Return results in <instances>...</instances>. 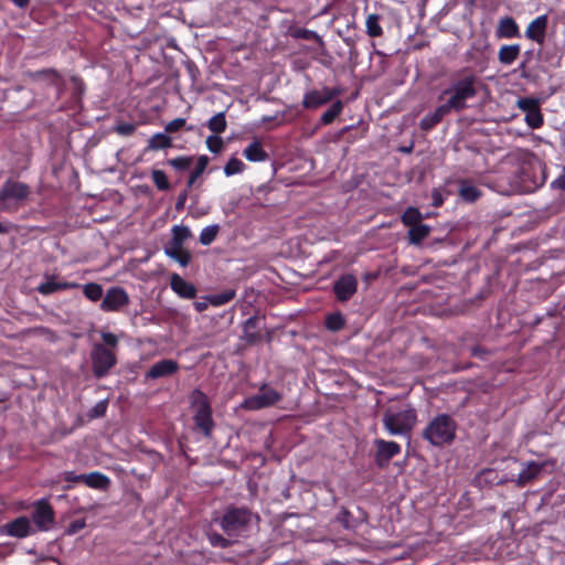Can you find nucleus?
Segmentation results:
<instances>
[{
    "instance_id": "obj_60",
    "label": "nucleus",
    "mask_w": 565,
    "mask_h": 565,
    "mask_svg": "<svg viewBox=\"0 0 565 565\" xmlns=\"http://www.w3.org/2000/svg\"><path fill=\"white\" fill-rule=\"evenodd\" d=\"M11 231L10 224H4L0 222V234H8Z\"/></svg>"
},
{
    "instance_id": "obj_2",
    "label": "nucleus",
    "mask_w": 565,
    "mask_h": 565,
    "mask_svg": "<svg viewBox=\"0 0 565 565\" xmlns=\"http://www.w3.org/2000/svg\"><path fill=\"white\" fill-rule=\"evenodd\" d=\"M511 158L518 163L515 178L525 192H533L545 183V166L533 152L520 149Z\"/></svg>"
},
{
    "instance_id": "obj_47",
    "label": "nucleus",
    "mask_w": 565,
    "mask_h": 565,
    "mask_svg": "<svg viewBox=\"0 0 565 565\" xmlns=\"http://www.w3.org/2000/svg\"><path fill=\"white\" fill-rule=\"evenodd\" d=\"M337 521L347 530H351L354 527L353 524V515L352 513L344 507H342L337 515Z\"/></svg>"
},
{
    "instance_id": "obj_59",
    "label": "nucleus",
    "mask_w": 565,
    "mask_h": 565,
    "mask_svg": "<svg viewBox=\"0 0 565 565\" xmlns=\"http://www.w3.org/2000/svg\"><path fill=\"white\" fill-rule=\"evenodd\" d=\"M207 300L206 301H195L194 302V308L198 312H203L207 309Z\"/></svg>"
},
{
    "instance_id": "obj_21",
    "label": "nucleus",
    "mask_w": 565,
    "mask_h": 565,
    "mask_svg": "<svg viewBox=\"0 0 565 565\" xmlns=\"http://www.w3.org/2000/svg\"><path fill=\"white\" fill-rule=\"evenodd\" d=\"M495 36L498 39H515L520 38V28L512 17H503L499 20L495 29Z\"/></svg>"
},
{
    "instance_id": "obj_9",
    "label": "nucleus",
    "mask_w": 565,
    "mask_h": 565,
    "mask_svg": "<svg viewBox=\"0 0 565 565\" xmlns=\"http://www.w3.org/2000/svg\"><path fill=\"white\" fill-rule=\"evenodd\" d=\"M516 106L525 114L524 121L531 129H539L544 125V116L541 110V103L539 98H519Z\"/></svg>"
},
{
    "instance_id": "obj_38",
    "label": "nucleus",
    "mask_w": 565,
    "mask_h": 565,
    "mask_svg": "<svg viewBox=\"0 0 565 565\" xmlns=\"http://www.w3.org/2000/svg\"><path fill=\"white\" fill-rule=\"evenodd\" d=\"M324 326L331 332H339L345 327V318L340 311L332 312L326 317Z\"/></svg>"
},
{
    "instance_id": "obj_30",
    "label": "nucleus",
    "mask_w": 565,
    "mask_h": 565,
    "mask_svg": "<svg viewBox=\"0 0 565 565\" xmlns=\"http://www.w3.org/2000/svg\"><path fill=\"white\" fill-rule=\"evenodd\" d=\"M166 254L177 260L181 266L185 267L191 260V254L183 245L170 244L166 247Z\"/></svg>"
},
{
    "instance_id": "obj_15",
    "label": "nucleus",
    "mask_w": 565,
    "mask_h": 565,
    "mask_svg": "<svg viewBox=\"0 0 565 565\" xmlns=\"http://www.w3.org/2000/svg\"><path fill=\"white\" fill-rule=\"evenodd\" d=\"M376 452L374 456L375 463L379 468H385L390 461L401 454V446L396 441H387L384 439L375 440Z\"/></svg>"
},
{
    "instance_id": "obj_36",
    "label": "nucleus",
    "mask_w": 565,
    "mask_h": 565,
    "mask_svg": "<svg viewBox=\"0 0 565 565\" xmlns=\"http://www.w3.org/2000/svg\"><path fill=\"white\" fill-rule=\"evenodd\" d=\"M342 100H335L320 117V124L323 126L331 125L343 110Z\"/></svg>"
},
{
    "instance_id": "obj_14",
    "label": "nucleus",
    "mask_w": 565,
    "mask_h": 565,
    "mask_svg": "<svg viewBox=\"0 0 565 565\" xmlns=\"http://www.w3.org/2000/svg\"><path fill=\"white\" fill-rule=\"evenodd\" d=\"M358 278L353 274H343L333 282V294L339 302L349 301L358 291Z\"/></svg>"
},
{
    "instance_id": "obj_50",
    "label": "nucleus",
    "mask_w": 565,
    "mask_h": 565,
    "mask_svg": "<svg viewBox=\"0 0 565 565\" xmlns=\"http://www.w3.org/2000/svg\"><path fill=\"white\" fill-rule=\"evenodd\" d=\"M108 402L100 401L96 403L87 413L90 419L104 417L107 412Z\"/></svg>"
},
{
    "instance_id": "obj_27",
    "label": "nucleus",
    "mask_w": 565,
    "mask_h": 565,
    "mask_svg": "<svg viewBox=\"0 0 565 565\" xmlns=\"http://www.w3.org/2000/svg\"><path fill=\"white\" fill-rule=\"evenodd\" d=\"M520 52V44H504L499 49L498 60L502 65L509 66L518 60Z\"/></svg>"
},
{
    "instance_id": "obj_58",
    "label": "nucleus",
    "mask_w": 565,
    "mask_h": 565,
    "mask_svg": "<svg viewBox=\"0 0 565 565\" xmlns=\"http://www.w3.org/2000/svg\"><path fill=\"white\" fill-rule=\"evenodd\" d=\"M470 354L471 356L484 360L486 356L489 354V351L481 345H475L471 348Z\"/></svg>"
},
{
    "instance_id": "obj_56",
    "label": "nucleus",
    "mask_w": 565,
    "mask_h": 565,
    "mask_svg": "<svg viewBox=\"0 0 565 565\" xmlns=\"http://www.w3.org/2000/svg\"><path fill=\"white\" fill-rule=\"evenodd\" d=\"M63 479H64V481L71 482V483H78V482L84 483L85 475H76L74 471H66L64 473Z\"/></svg>"
},
{
    "instance_id": "obj_40",
    "label": "nucleus",
    "mask_w": 565,
    "mask_h": 565,
    "mask_svg": "<svg viewBox=\"0 0 565 565\" xmlns=\"http://www.w3.org/2000/svg\"><path fill=\"white\" fill-rule=\"evenodd\" d=\"M207 128L215 135L222 134L226 130L227 122L225 113L221 111L212 116L207 121Z\"/></svg>"
},
{
    "instance_id": "obj_35",
    "label": "nucleus",
    "mask_w": 565,
    "mask_h": 565,
    "mask_svg": "<svg viewBox=\"0 0 565 565\" xmlns=\"http://www.w3.org/2000/svg\"><path fill=\"white\" fill-rule=\"evenodd\" d=\"M381 15L371 13L365 19L366 34L370 38H381L383 35V28L380 24Z\"/></svg>"
},
{
    "instance_id": "obj_61",
    "label": "nucleus",
    "mask_w": 565,
    "mask_h": 565,
    "mask_svg": "<svg viewBox=\"0 0 565 565\" xmlns=\"http://www.w3.org/2000/svg\"><path fill=\"white\" fill-rule=\"evenodd\" d=\"M373 54H376V55H379V56H381L383 58L385 57V54L382 51H379V50H375Z\"/></svg>"
},
{
    "instance_id": "obj_62",
    "label": "nucleus",
    "mask_w": 565,
    "mask_h": 565,
    "mask_svg": "<svg viewBox=\"0 0 565 565\" xmlns=\"http://www.w3.org/2000/svg\"><path fill=\"white\" fill-rule=\"evenodd\" d=\"M402 151L404 152H411L412 151V147H407V148H403Z\"/></svg>"
},
{
    "instance_id": "obj_7",
    "label": "nucleus",
    "mask_w": 565,
    "mask_h": 565,
    "mask_svg": "<svg viewBox=\"0 0 565 565\" xmlns=\"http://www.w3.org/2000/svg\"><path fill=\"white\" fill-rule=\"evenodd\" d=\"M30 193L31 189L26 183L9 178L0 188V212H17Z\"/></svg>"
},
{
    "instance_id": "obj_34",
    "label": "nucleus",
    "mask_w": 565,
    "mask_h": 565,
    "mask_svg": "<svg viewBox=\"0 0 565 565\" xmlns=\"http://www.w3.org/2000/svg\"><path fill=\"white\" fill-rule=\"evenodd\" d=\"M173 146L172 138L167 132H157L148 141V149L161 150Z\"/></svg>"
},
{
    "instance_id": "obj_20",
    "label": "nucleus",
    "mask_w": 565,
    "mask_h": 565,
    "mask_svg": "<svg viewBox=\"0 0 565 565\" xmlns=\"http://www.w3.org/2000/svg\"><path fill=\"white\" fill-rule=\"evenodd\" d=\"M170 287L181 298L194 299L196 297V287L183 279L179 274L171 275Z\"/></svg>"
},
{
    "instance_id": "obj_32",
    "label": "nucleus",
    "mask_w": 565,
    "mask_h": 565,
    "mask_svg": "<svg viewBox=\"0 0 565 565\" xmlns=\"http://www.w3.org/2000/svg\"><path fill=\"white\" fill-rule=\"evenodd\" d=\"M430 226L427 224H417L408 230V242L413 245H419L430 234Z\"/></svg>"
},
{
    "instance_id": "obj_24",
    "label": "nucleus",
    "mask_w": 565,
    "mask_h": 565,
    "mask_svg": "<svg viewBox=\"0 0 565 565\" xmlns=\"http://www.w3.org/2000/svg\"><path fill=\"white\" fill-rule=\"evenodd\" d=\"M258 317L252 316L243 323V339L248 344H256L263 340V334L258 330Z\"/></svg>"
},
{
    "instance_id": "obj_26",
    "label": "nucleus",
    "mask_w": 565,
    "mask_h": 565,
    "mask_svg": "<svg viewBox=\"0 0 565 565\" xmlns=\"http://www.w3.org/2000/svg\"><path fill=\"white\" fill-rule=\"evenodd\" d=\"M543 468L544 463H537L535 461L529 462L527 466L522 469L518 476V486L522 488L529 484L542 472Z\"/></svg>"
},
{
    "instance_id": "obj_57",
    "label": "nucleus",
    "mask_w": 565,
    "mask_h": 565,
    "mask_svg": "<svg viewBox=\"0 0 565 565\" xmlns=\"http://www.w3.org/2000/svg\"><path fill=\"white\" fill-rule=\"evenodd\" d=\"M552 188L557 190H565V167L563 168L561 174L552 182Z\"/></svg>"
},
{
    "instance_id": "obj_3",
    "label": "nucleus",
    "mask_w": 565,
    "mask_h": 565,
    "mask_svg": "<svg viewBox=\"0 0 565 565\" xmlns=\"http://www.w3.org/2000/svg\"><path fill=\"white\" fill-rule=\"evenodd\" d=\"M259 522V515L247 507L228 505L218 525L228 537H239L248 533Z\"/></svg>"
},
{
    "instance_id": "obj_13",
    "label": "nucleus",
    "mask_w": 565,
    "mask_h": 565,
    "mask_svg": "<svg viewBox=\"0 0 565 565\" xmlns=\"http://www.w3.org/2000/svg\"><path fill=\"white\" fill-rule=\"evenodd\" d=\"M341 94L339 88L323 87L321 90L312 89L303 95L301 105L305 109H317L327 105Z\"/></svg>"
},
{
    "instance_id": "obj_45",
    "label": "nucleus",
    "mask_w": 565,
    "mask_h": 565,
    "mask_svg": "<svg viewBox=\"0 0 565 565\" xmlns=\"http://www.w3.org/2000/svg\"><path fill=\"white\" fill-rule=\"evenodd\" d=\"M151 179L160 191H168L170 189V182L164 171L153 169L151 172Z\"/></svg>"
},
{
    "instance_id": "obj_22",
    "label": "nucleus",
    "mask_w": 565,
    "mask_h": 565,
    "mask_svg": "<svg viewBox=\"0 0 565 565\" xmlns=\"http://www.w3.org/2000/svg\"><path fill=\"white\" fill-rule=\"evenodd\" d=\"M79 287L81 284L75 281H54V276H52L46 281L40 284L36 290L43 296H49L57 291L77 289Z\"/></svg>"
},
{
    "instance_id": "obj_44",
    "label": "nucleus",
    "mask_w": 565,
    "mask_h": 565,
    "mask_svg": "<svg viewBox=\"0 0 565 565\" xmlns=\"http://www.w3.org/2000/svg\"><path fill=\"white\" fill-rule=\"evenodd\" d=\"M168 164L177 171H185L193 164V157L191 156H179L168 160Z\"/></svg>"
},
{
    "instance_id": "obj_52",
    "label": "nucleus",
    "mask_w": 565,
    "mask_h": 565,
    "mask_svg": "<svg viewBox=\"0 0 565 565\" xmlns=\"http://www.w3.org/2000/svg\"><path fill=\"white\" fill-rule=\"evenodd\" d=\"M184 126H185L184 118H175L166 125L164 130L167 134H173V132H177L180 129H182Z\"/></svg>"
},
{
    "instance_id": "obj_5",
    "label": "nucleus",
    "mask_w": 565,
    "mask_h": 565,
    "mask_svg": "<svg viewBox=\"0 0 565 565\" xmlns=\"http://www.w3.org/2000/svg\"><path fill=\"white\" fill-rule=\"evenodd\" d=\"M457 423L449 414H438L429 420L422 431V438L431 446L443 447L456 438Z\"/></svg>"
},
{
    "instance_id": "obj_29",
    "label": "nucleus",
    "mask_w": 565,
    "mask_h": 565,
    "mask_svg": "<svg viewBox=\"0 0 565 565\" xmlns=\"http://www.w3.org/2000/svg\"><path fill=\"white\" fill-rule=\"evenodd\" d=\"M84 483L92 489L107 490L110 486V479L99 471H93L85 475Z\"/></svg>"
},
{
    "instance_id": "obj_31",
    "label": "nucleus",
    "mask_w": 565,
    "mask_h": 565,
    "mask_svg": "<svg viewBox=\"0 0 565 565\" xmlns=\"http://www.w3.org/2000/svg\"><path fill=\"white\" fill-rule=\"evenodd\" d=\"M287 34L294 39H302V40H313L316 41L321 47L324 46V41L322 38L312 30H308L306 28H298V26H290L288 29Z\"/></svg>"
},
{
    "instance_id": "obj_19",
    "label": "nucleus",
    "mask_w": 565,
    "mask_h": 565,
    "mask_svg": "<svg viewBox=\"0 0 565 565\" xmlns=\"http://www.w3.org/2000/svg\"><path fill=\"white\" fill-rule=\"evenodd\" d=\"M451 111L448 107L443 103L437 106L433 111L426 114L419 121V128L423 131H430L437 125H439L443 119L448 116Z\"/></svg>"
},
{
    "instance_id": "obj_46",
    "label": "nucleus",
    "mask_w": 565,
    "mask_h": 565,
    "mask_svg": "<svg viewBox=\"0 0 565 565\" xmlns=\"http://www.w3.org/2000/svg\"><path fill=\"white\" fill-rule=\"evenodd\" d=\"M244 169H245L244 162L242 160L233 157L225 164L224 173H225V175L231 177V175L243 172Z\"/></svg>"
},
{
    "instance_id": "obj_16",
    "label": "nucleus",
    "mask_w": 565,
    "mask_h": 565,
    "mask_svg": "<svg viewBox=\"0 0 565 565\" xmlns=\"http://www.w3.org/2000/svg\"><path fill=\"white\" fill-rule=\"evenodd\" d=\"M35 531L32 529L31 521L28 516H19L11 522H8L2 527V533L15 539H24L33 534Z\"/></svg>"
},
{
    "instance_id": "obj_41",
    "label": "nucleus",
    "mask_w": 565,
    "mask_h": 565,
    "mask_svg": "<svg viewBox=\"0 0 565 565\" xmlns=\"http://www.w3.org/2000/svg\"><path fill=\"white\" fill-rule=\"evenodd\" d=\"M82 287H83V294L88 300L94 301V302L98 301L100 299L103 300L104 290H103L102 285H99L97 282H88Z\"/></svg>"
},
{
    "instance_id": "obj_49",
    "label": "nucleus",
    "mask_w": 565,
    "mask_h": 565,
    "mask_svg": "<svg viewBox=\"0 0 565 565\" xmlns=\"http://www.w3.org/2000/svg\"><path fill=\"white\" fill-rule=\"evenodd\" d=\"M206 147L213 153H220L224 148L223 139L217 135H211L206 138Z\"/></svg>"
},
{
    "instance_id": "obj_25",
    "label": "nucleus",
    "mask_w": 565,
    "mask_h": 565,
    "mask_svg": "<svg viewBox=\"0 0 565 565\" xmlns=\"http://www.w3.org/2000/svg\"><path fill=\"white\" fill-rule=\"evenodd\" d=\"M458 194L463 202L473 203L482 195V192L468 179L459 180Z\"/></svg>"
},
{
    "instance_id": "obj_51",
    "label": "nucleus",
    "mask_w": 565,
    "mask_h": 565,
    "mask_svg": "<svg viewBox=\"0 0 565 565\" xmlns=\"http://www.w3.org/2000/svg\"><path fill=\"white\" fill-rule=\"evenodd\" d=\"M449 193L443 189L435 188L431 191V205L434 207H440Z\"/></svg>"
},
{
    "instance_id": "obj_37",
    "label": "nucleus",
    "mask_w": 565,
    "mask_h": 565,
    "mask_svg": "<svg viewBox=\"0 0 565 565\" xmlns=\"http://www.w3.org/2000/svg\"><path fill=\"white\" fill-rule=\"evenodd\" d=\"M236 296V291L235 289H226L222 292H218V294H213V295H209L206 296V300L210 305L214 306V307H221L223 305H226L230 301H232Z\"/></svg>"
},
{
    "instance_id": "obj_4",
    "label": "nucleus",
    "mask_w": 565,
    "mask_h": 565,
    "mask_svg": "<svg viewBox=\"0 0 565 565\" xmlns=\"http://www.w3.org/2000/svg\"><path fill=\"white\" fill-rule=\"evenodd\" d=\"M100 337L103 343H95L90 351L93 374L96 379L106 376L117 364L116 349L119 343L118 337L108 331H103Z\"/></svg>"
},
{
    "instance_id": "obj_33",
    "label": "nucleus",
    "mask_w": 565,
    "mask_h": 565,
    "mask_svg": "<svg viewBox=\"0 0 565 565\" xmlns=\"http://www.w3.org/2000/svg\"><path fill=\"white\" fill-rule=\"evenodd\" d=\"M210 159L207 156L202 154L198 158L194 169L190 172V175L186 180V188L191 189L196 180L204 173L207 168Z\"/></svg>"
},
{
    "instance_id": "obj_53",
    "label": "nucleus",
    "mask_w": 565,
    "mask_h": 565,
    "mask_svg": "<svg viewBox=\"0 0 565 565\" xmlns=\"http://www.w3.org/2000/svg\"><path fill=\"white\" fill-rule=\"evenodd\" d=\"M135 130L136 126L131 122H120L115 127V131L120 136H130Z\"/></svg>"
},
{
    "instance_id": "obj_8",
    "label": "nucleus",
    "mask_w": 565,
    "mask_h": 565,
    "mask_svg": "<svg viewBox=\"0 0 565 565\" xmlns=\"http://www.w3.org/2000/svg\"><path fill=\"white\" fill-rule=\"evenodd\" d=\"M416 419V412L408 408L396 413L387 411L384 413L382 422L384 428L391 435H407L413 429Z\"/></svg>"
},
{
    "instance_id": "obj_17",
    "label": "nucleus",
    "mask_w": 565,
    "mask_h": 565,
    "mask_svg": "<svg viewBox=\"0 0 565 565\" xmlns=\"http://www.w3.org/2000/svg\"><path fill=\"white\" fill-rule=\"evenodd\" d=\"M547 24L548 18L546 14L536 17L526 26L525 38L537 44H543L546 36Z\"/></svg>"
},
{
    "instance_id": "obj_28",
    "label": "nucleus",
    "mask_w": 565,
    "mask_h": 565,
    "mask_svg": "<svg viewBox=\"0 0 565 565\" xmlns=\"http://www.w3.org/2000/svg\"><path fill=\"white\" fill-rule=\"evenodd\" d=\"M244 157L250 162H264L268 159V153L262 146V142L255 139L243 151Z\"/></svg>"
},
{
    "instance_id": "obj_10",
    "label": "nucleus",
    "mask_w": 565,
    "mask_h": 565,
    "mask_svg": "<svg viewBox=\"0 0 565 565\" xmlns=\"http://www.w3.org/2000/svg\"><path fill=\"white\" fill-rule=\"evenodd\" d=\"M38 531H49L55 522V512L47 499H40L33 504L31 514Z\"/></svg>"
},
{
    "instance_id": "obj_39",
    "label": "nucleus",
    "mask_w": 565,
    "mask_h": 565,
    "mask_svg": "<svg viewBox=\"0 0 565 565\" xmlns=\"http://www.w3.org/2000/svg\"><path fill=\"white\" fill-rule=\"evenodd\" d=\"M423 218H424V216L420 213V211L414 206L407 207L401 217L402 223L407 227H412L417 224H420Z\"/></svg>"
},
{
    "instance_id": "obj_48",
    "label": "nucleus",
    "mask_w": 565,
    "mask_h": 565,
    "mask_svg": "<svg viewBox=\"0 0 565 565\" xmlns=\"http://www.w3.org/2000/svg\"><path fill=\"white\" fill-rule=\"evenodd\" d=\"M209 542L212 546L220 548H227L232 545L231 540L216 532L209 534Z\"/></svg>"
},
{
    "instance_id": "obj_23",
    "label": "nucleus",
    "mask_w": 565,
    "mask_h": 565,
    "mask_svg": "<svg viewBox=\"0 0 565 565\" xmlns=\"http://www.w3.org/2000/svg\"><path fill=\"white\" fill-rule=\"evenodd\" d=\"M30 77L33 81H46L49 84L54 86L60 93L64 87V79L61 74L54 68H44L30 73Z\"/></svg>"
},
{
    "instance_id": "obj_6",
    "label": "nucleus",
    "mask_w": 565,
    "mask_h": 565,
    "mask_svg": "<svg viewBox=\"0 0 565 565\" xmlns=\"http://www.w3.org/2000/svg\"><path fill=\"white\" fill-rule=\"evenodd\" d=\"M190 407L193 411V422L204 437L211 438L215 427L213 411L207 395L199 388L190 394Z\"/></svg>"
},
{
    "instance_id": "obj_1",
    "label": "nucleus",
    "mask_w": 565,
    "mask_h": 565,
    "mask_svg": "<svg viewBox=\"0 0 565 565\" xmlns=\"http://www.w3.org/2000/svg\"><path fill=\"white\" fill-rule=\"evenodd\" d=\"M478 76L469 68H462L451 75L437 99L444 102L451 113L459 114L468 108V100L478 95Z\"/></svg>"
},
{
    "instance_id": "obj_55",
    "label": "nucleus",
    "mask_w": 565,
    "mask_h": 565,
    "mask_svg": "<svg viewBox=\"0 0 565 565\" xmlns=\"http://www.w3.org/2000/svg\"><path fill=\"white\" fill-rule=\"evenodd\" d=\"M189 190L190 189L186 188L185 190H183L182 192L179 193L177 201H175V210L177 211H182L184 209L186 200H188V195H189Z\"/></svg>"
},
{
    "instance_id": "obj_12",
    "label": "nucleus",
    "mask_w": 565,
    "mask_h": 565,
    "mask_svg": "<svg viewBox=\"0 0 565 565\" xmlns=\"http://www.w3.org/2000/svg\"><path fill=\"white\" fill-rule=\"evenodd\" d=\"M129 303V295L122 287H111L106 291L99 308L104 312H118Z\"/></svg>"
},
{
    "instance_id": "obj_54",
    "label": "nucleus",
    "mask_w": 565,
    "mask_h": 565,
    "mask_svg": "<svg viewBox=\"0 0 565 565\" xmlns=\"http://www.w3.org/2000/svg\"><path fill=\"white\" fill-rule=\"evenodd\" d=\"M85 526H86L85 519L74 520L68 524V526L66 529V534L74 535V534L78 533L81 530H83Z\"/></svg>"
},
{
    "instance_id": "obj_18",
    "label": "nucleus",
    "mask_w": 565,
    "mask_h": 565,
    "mask_svg": "<svg viewBox=\"0 0 565 565\" xmlns=\"http://www.w3.org/2000/svg\"><path fill=\"white\" fill-rule=\"evenodd\" d=\"M179 371V363L171 359L160 360L151 365L147 371V379H161L175 374Z\"/></svg>"
},
{
    "instance_id": "obj_42",
    "label": "nucleus",
    "mask_w": 565,
    "mask_h": 565,
    "mask_svg": "<svg viewBox=\"0 0 565 565\" xmlns=\"http://www.w3.org/2000/svg\"><path fill=\"white\" fill-rule=\"evenodd\" d=\"M218 233H220L218 224L209 225L201 231L199 241L202 245L209 246L215 241Z\"/></svg>"
},
{
    "instance_id": "obj_11",
    "label": "nucleus",
    "mask_w": 565,
    "mask_h": 565,
    "mask_svg": "<svg viewBox=\"0 0 565 565\" xmlns=\"http://www.w3.org/2000/svg\"><path fill=\"white\" fill-rule=\"evenodd\" d=\"M282 399V395L273 387L264 384L260 386L259 392L245 401V406L248 409H262L276 405Z\"/></svg>"
},
{
    "instance_id": "obj_43",
    "label": "nucleus",
    "mask_w": 565,
    "mask_h": 565,
    "mask_svg": "<svg viewBox=\"0 0 565 565\" xmlns=\"http://www.w3.org/2000/svg\"><path fill=\"white\" fill-rule=\"evenodd\" d=\"M191 236V231L186 226L174 225L172 227V238L170 244L183 245V243Z\"/></svg>"
}]
</instances>
